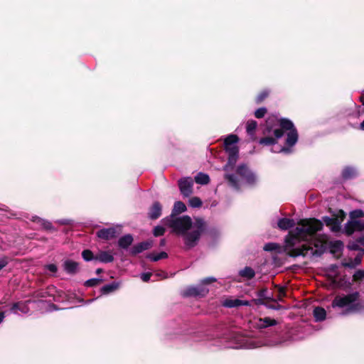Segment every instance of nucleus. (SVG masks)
<instances>
[{"label":"nucleus","instance_id":"1","mask_svg":"<svg viewBox=\"0 0 364 364\" xmlns=\"http://www.w3.org/2000/svg\"><path fill=\"white\" fill-rule=\"evenodd\" d=\"M323 224L316 219L301 220L285 240L287 250L291 257L320 255L326 249V238L319 236Z\"/></svg>","mask_w":364,"mask_h":364},{"label":"nucleus","instance_id":"2","mask_svg":"<svg viewBox=\"0 0 364 364\" xmlns=\"http://www.w3.org/2000/svg\"><path fill=\"white\" fill-rule=\"evenodd\" d=\"M164 223L172 229V232L183 237L188 247H193L198 243L205 228V222L196 218L194 222L187 215L176 217L170 215L164 220Z\"/></svg>","mask_w":364,"mask_h":364},{"label":"nucleus","instance_id":"3","mask_svg":"<svg viewBox=\"0 0 364 364\" xmlns=\"http://www.w3.org/2000/svg\"><path fill=\"white\" fill-rule=\"evenodd\" d=\"M283 131H288L286 145L288 146H294L298 140V134L292 122L286 119L279 120L275 117H269L266 122V129L264 134H270L272 132L274 136H265L259 140V143L267 146L275 144L277 139L283 136Z\"/></svg>","mask_w":364,"mask_h":364},{"label":"nucleus","instance_id":"4","mask_svg":"<svg viewBox=\"0 0 364 364\" xmlns=\"http://www.w3.org/2000/svg\"><path fill=\"white\" fill-rule=\"evenodd\" d=\"M332 306L342 309L343 314L356 313L364 309V301L360 299L359 293L354 292L336 296L332 302Z\"/></svg>","mask_w":364,"mask_h":364},{"label":"nucleus","instance_id":"5","mask_svg":"<svg viewBox=\"0 0 364 364\" xmlns=\"http://www.w3.org/2000/svg\"><path fill=\"white\" fill-rule=\"evenodd\" d=\"M236 174L237 176L228 173L225 174V178L230 185L235 189H239L242 183L252 185L257 181L255 175L244 164L237 168Z\"/></svg>","mask_w":364,"mask_h":364},{"label":"nucleus","instance_id":"6","mask_svg":"<svg viewBox=\"0 0 364 364\" xmlns=\"http://www.w3.org/2000/svg\"><path fill=\"white\" fill-rule=\"evenodd\" d=\"M343 232L347 235L357 232L364 233V211L360 209L350 211Z\"/></svg>","mask_w":364,"mask_h":364},{"label":"nucleus","instance_id":"7","mask_svg":"<svg viewBox=\"0 0 364 364\" xmlns=\"http://www.w3.org/2000/svg\"><path fill=\"white\" fill-rule=\"evenodd\" d=\"M238 140V137L235 134H230L225 139V149L226 152L228 154V161L224 167V170L226 172L232 171L237 162L239 153L238 147L237 146Z\"/></svg>","mask_w":364,"mask_h":364},{"label":"nucleus","instance_id":"8","mask_svg":"<svg viewBox=\"0 0 364 364\" xmlns=\"http://www.w3.org/2000/svg\"><path fill=\"white\" fill-rule=\"evenodd\" d=\"M215 279L213 277H208L204 279L201 284L196 287H188L184 294L186 296H204L208 292V289L205 287L206 284L215 282Z\"/></svg>","mask_w":364,"mask_h":364},{"label":"nucleus","instance_id":"9","mask_svg":"<svg viewBox=\"0 0 364 364\" xmlns=\"http://www.w3.org/2000/svg\"><path fill=\"white\" fill-rule=\"evenodd\" d=\"M346 218V213L343 210L338 211L336 218L323 217V220L325 224L330 228L331 231L337 232L341 230V223Z\"/></svg>","mask_w":364,"mask_h":364},{"label":"nucleus","instance_id":"10","mask_svg":"<svg viewBox=\"0 0 364 364\" xmlns=\"http://www.w3.org/2000/svg\"><path fill=\"white\" fill-rule=\"evenodd\" d=\"M241 343L239 344L237 348H255L262 347L263 346H267L268 344L261 339L255 338H248V337H240Z\"/></svg>","mask_w":364,"mask_h":364},{"label":"nucleus","instance_id":"11","mask_svg":"<svg viewBox=\"0 0 364 364\" xmlns=\"http://www.w3.org/2000/svg\"><path fill=\"white\" fill-rule=\"evenodd\" d=\"M120 232V228H109L100 230L97 235L102 239L110 240L114 238Z\"/></svg>","mask_w":364,"mask_h":364},{"label":"nucleus","instance_id":"12","mask_svg":"<svg viewBox=\"0 0 364 364\" xmlns=\"http://www.w3.org/2000/svg\"><path fill=\"white\" fill-rule=\"evenodd\" d=\"M178 186L181 193L184 196H189L192 193L193 181L191 178L180 180Z\"/></svg>","mask_w":364,"mask_h":364},{"label":"nucleus","instance_id":"13","mask_svg":"<svg viewBox=\"0 0 364 364\" xmlns=\"http://www.w3.org/2000/svg\"><path fill=\"white\" fill-rule=\"evenodd\" d=\"M277 324V321L269 317H264L262 318L256 319L255 321V325L258 328H264L269 326H275Z\"/></svg>","mask_w":364,"mask_h":364},{"label":"nucleus","instance_id":"14","mask_svg":"<svg viewBox=\"0 0 364 364\" xmlns=\"http://www.w3.org/2000/svg\"><path fill=\"white\" fill-rule=\"evenodd\" d=\"M223 305L225 307L233 308L240 306H248L249 302L247 301H243L238 299H225L223 301Z\"/></svg>","mask_w":364,"mask_h":364},{"label":"nucleus","instance_id":"15","mask_svg":"<svg viewBox=\"0 0 364 364\" xmlns=\"http://www.w3.org/2000/svg\"><path fill=\"white\" fill-rule=\"evenodd\" d=\"M162 207L159 202H155L151 207L149 216L151 219H156L161 215Z\"/></svg>","mask_w":364,"mask_h":364},{"label":"nucleus","instance_id":"16","mask_svg":"<svg viewBox=\"0 0 364 364\" xmlns=\"http://www.w3.org/2000/svg\"><path fill=\"white\" fill-rule=\"evenodd\" d=\"M65 271L68 274H75L77 271L78 264L72 260H66L63 264Z\"/></svg>","mask_w":364,"mask_h":364},{"label":"nucleus","instance_id":"17","mask_svg":"<svg viewBox=\"0 0 364 364\" xmlns=\"http://www.w3.org/2000/svg\"><path fill=\"white\" fill-rule=\"evenodd\" d=\"M151 242H143L136 245L134 246L132 249V253L136 255L143 252L144 250H148L151 247Z\"/></svg>","mask_w":364,"mask_h":364},{"label":"nucleus","instance_id":"18","mask_svg":"<svg viewBox=\"0 0 364 364\" xmlns=\"http://www.w3.org/2000/svg\"><path fill=\"white\" fill-rule=\"evenodd\" d=\"M11 311L14 314H18V311L26 314L28 312V308L25 303L23 302H17L13 304L11 307Z\"/></svg>","mask_w":364,"mask_h":364},{"label":"nucleus","instance_id":"19","mask_svg":"<svg viewBox=\"0 0 364 364\" xmlns=\"http://www.w3.org/2000/svg\"><path fill=\"white\" fill-rule=\"evenodd\" d=\"M95 260H99L102 262L108 263L113 261V256L108 252H100L95 258Z\"/></svg>","mask_w":364,"mask_h":364},{"label":"nucleus","instance_id":"20","mask_svg":"<svg viewBox=\"0 0 364 364\" xmlns=\"http://www.w3.org/2000/svg\"><path fill=\"white\" fill-rule=\"evenodd\" d=\"M257 124L254 120H250L247 122L246 131L252 140L255 139V132L257 128Z\"/></svg>","mask_w":364,"mask_h":364},{"label":"nucleus","instance_id":"21","mask_svg":"<svg viewBox=\"0 0 364 364\" xmlns=\"http://www.w3.org/2000/svg\"><path fill=\"white\" fill-rule=\"evenodd\" d=\"M294 225V221L289 218H282L279 220L277 225L282 230H287Z\"/></svg>","mask_w":364,"mask_h":364},{"label":"nucleus","instance_id":"22","mask_svg":"<svg viewBox=\"0 0 364 364\" xmlns=\"http://www.w3.org/2000/svg\"><path fill=\"white\" fill-rule=\"evenodd\" d=\"M133 242V237L131 235L128 234L122 237L118 242L119 246L122 248H127Z\"/></svg>","mask_w":364,"mask_h":364},{"label":"nucleus","instance_id":"23","mask_svg":"<svg viewBox=\"0 0 364 364\" xmlns=\"http://www.w3.org/2000/svg\"><path fill=\"white\" fill-rule=\"evenodd\" d=\"M186 210V205L181 201H177L174 203V206L171 215L176 216V215L183 213Z\"/></svg>","mask_w":364,"mask_h":364},{"label":"nucleus","instance_id":"24","mask_svg":"<svg viewBox=\"0 0 364 364\" xmlns=\"http://www.w3.org/2000/svg\"><path fill=\"white\" fill-rule=\"evenodd\" d=\"M326 315V310L321 307H316L314 310V316L316 321H320L325 319Z\"/></svg>","mask_w":364,"mask_h":364},{"label":"nucleus","instance_id":"25","mask_svg":"<svg viewBox=\"0 0 364 364\" xmlns=\"http://www.w3.org/2000/svg\"><path fill=\"white\" fill-rule=\"evenodd\" d=\"M209 176L205 173H199L195 177V181L198 184H208L209 183Z\"/></svg>","mask_w":364,"mask_h":364},{"label":"nucleus","instance_id":"26","mask_svg":"<svg viewBox=\"0 0 364 364\" xmlns=\"http://www.w3.org/2000/svg\"><path fill=\"white\" fill-rule=\"evenodd\" d=\"M32 220L33 222L37 223L42 228L46 229V230H50L52 228V225L50 222L46 221L42 218H40L39 217L34 216V217H33Z\"/></svg>","mask_w":364,"mask_h":364},{"label":"nucleus","instance_id":"27","mask_svg":"<svg viewBox=\"0 0 364 364\" xmlns=\"http://www.w3.org/2000/svg\"><path fill=\"white\" fill-rule=\"evenodd\" d=\"M119 287V284L117 283H112L107 284L102 287L101 292L104 294H107L115 291Z\"/></svg>","mask_w":364,"mask_h":364},{"label":"nucleus","instance_id":"28","mask_svg":"<svg viewBox=\"0 0 364 364\" xmlns=\"http://www.w3.org/2000/svg\"><path fill=\"white\" fill-rule=\"evenodd\" d=\"M255 271L248 267H246L243 269L240 270V275L247 279H252L255 277Z\"/></svg>","mask_w":364,"mask_h":364},{"label":"nucleus","instance_id":"29","mask_svg":"<svg viewBox=\"0 0 364 364\" xmlns=\"http://www.w3.org/2000/svg\"><path fill=\"white\" fill-rule=\"evenodd\" d=\"M355 170L353 168L347 167L343 171V177L346 179L350 178L355 175Z\"/></svg>","mask_w":364,"mask_h":364},{"label":"nucleus","instance_id":"30","mask_svg":"<svg viewBox=\"0 0 364 364\" xmlns=\"http://www.w3.org/2000/svg\"><path fill=\"white\" fill-rule=\"evenodd\" d=\"M167 257H168V255L165 252H161L156 255L151 254L148 256V257L151 260L154 261V262L158 261L161 259L166 258Z\"/></svg>","mask_w":364,"mask_h":364},{"label":"nucleus","instance_id":"31","mask_svg":"<svg viewBox=\"0 0 364 364\" xmlns=\"http://www.w3.org/2000/svg\"><path fill=\"white\" fill-rule=\"evenodd\" d=\"M189 204L191 207H193V208H198V207H200L201 205H202V201L200 200V199L198 197H193V198H191L190 200H189Z\"/></svg>","mask_w":364,"mask_h":364},{"label":"nucleus","instance_id":"32","mask_svg":"<svg viewBox=\"0 0 364 364\" xmlns=\"http://www.w3.org/2000/svg\"><path fill=\"white\" fill-rule=\"evenodd\" d=\"M82 256L85 261H91L95 258V257L93 256V253L89 250H84L82 253Z\"/></svg>","mask_w":364,"mask_h":364},{"label":"nucleus","instance_id":"33","mask_svg":"<svg viewBox=\"0 0 364 364\" xmlns=\"http://www.w3.org/2000/svg\"><path fill=\"white\" fill-rule=\"evenodd\" d=\"M353 279L355 282H358V281L364 279V271L363 270L356 271L353 276Z\"/></svg>","mask_w":364,"mask_h":364},{"label":"nucleus","instance_id":"34","mask_svg":"<svg viewBox=\"0 0 364 364\" xmlns=\"http://www.w3.org/2000/svg\"><path fill=\"white\" fill-rule=\"evenodd\" d=\"M165 232V228L162 226L158 225L154 228L153 234L154 236L158 237L163 235Z\"/></svg>","mask_w":364,"mask_h":364},{"label":"nucleus","instance_id":"35","mask_svg":"<svg viewBox=\"0 0 364 364\" xmlns=\"http://www.w3.org/2000/svg\"><path fill=\"white\" fill-rule=\"evenodd\" d=\"M101 280L99 279H90L85 282V284L87 287H94L100 283Z\"/></svg>","mask_w":364,"mask_h":364},{"label":"nucleus","instance_id":"36","mask_svg":"<svg viewBox=\"0 0 364 364\" xmlns=\"http://www.w3.org/2000/svg\"><path fill=\"white\" fill-rule=\"evenodd\" d=\"M266 111L265 108H259L255 111V115L257 118H262L264 116Z\"/></svg>","mask_w":364,"mask_h":364},{"label":"nucleus","instance_id":"37","mask_svg":"<svg viewBox=\"0 0 364 364\" xmlns=\"http://www.w3.org/2000/svg\"><path fill=\"white\" fill-rule=\"evenodd\" d=\"M277 247L278 245L275 243H267L263 248L265 251H272L276 250Z\"/></svg>","mask_w":364,"mask_h":364},{"label":"nucleus","instance_id":"38","mask_svg":"<svg viewBox=\"0 0 364 364\" xmlns=\"http://www.w3.org/2000/svg\"><path fill=\"white\" fill-rule=\"evenodd\" d=\"M276 289L278 292V297L279 300H282V297L285 296V289L284 287L277 286Z\"/></svg>","mask_w":364,"mask_h":364},{"label":"nucleus","instance_id":"39","mask_svg":"<svg viewBox=\"0 0 364 364\" xmlns=\"http://www.w3.org/2000/svg\"><path fill=\"white\" fill-rule=\"evenodd\" d=\"M363 254H364V250H363L362 252L360 254H359L358 255H357L355 257V259L353 260L354 262V264H355V267L361 263L362 257H363Z\"/></svg>","mask_w":364,"mask_h":364},{"label":"nucleus","instance_id":"40","mask_svg":"<svg viewBox=\"0 0 364 364\" xmlns=\"http://www.w3.org/2000/svg\"><path fill=\"white\" fill-rule=\"evenodd\" d=\"M46 269L52 273H55L58 270L57 266L54 264H50L46 265Z\"/></svg>","mask_w":364,"mask_h":364},{"label":"nucleus","instance_id":"41","mask_svg":"<svg viewBox=\"0 0 364 364\" xmlns=\"http://www.w3.org/2000/svg\"><path fill=\"white\" fill-rule=\"evenodd\" d=\"M268 95V92L267 91L262 92L257 97V102H262L264 99L267 97Z\"/></svg>","mask_w":364,"mask_h":364},{"label":"nucleus","instance_id":"42","mask_svg":"<svg viewBox=\"0 0 364 364\" xmlns=\"http://www.w3.org/2000/svg\"><path fill=\"white\" fill-rule=\"evenodd\" d=\"M151 275H152V274L149 273V272L143 273L141 274V279H142L143 282H146L149 281Z\"/></svg>","mask_w":364,"mask_h":364},{"label":"nucleus","instance_id":"43","mask_svg":"<svg viewBox=\"0 0 364 364\" xmlns=\"http://www.w3.org/2000/svg\"><path fill=\"white\" fill-rule=\"evenodd\" d=\"M343 265L344 267H349V268H355V267L354 262L352 259H349L348 261L344 262L343 263Z\"/></svg>","mask_w":364,"mask_h":364},{"label":"nucleus","instance_id":"44","mask_svg":"<svg viewBox=\"0 0 364 364\" xmlns=\"http://www.w3.org/2000/svg\"><path fill=\"white\" fill-rule=\"evenodd\" d=\"M8 264V259L6 257L0 259V270L5 267Z\"/></svg>","mask_w":364,"mask_h":364},{"label":"nucleus","instance_id":"45","mask_svg":"<svg viewBox=\"0 0 364 364\" xmlns=\"http://www.w3.org/2000/svg\"><path fill=\"white\" fill-rule=\"evenodd\" d=\"M278 151L279 152L289 153L291 151H290V149L288 148V147H282V148L279 149V150Z\"/></svg>","mask_w":364,"mask_h":364},{"label":"nucleus","instance_id":"46","mask_svg":"<svg viewBox=\"0 0 364 364\" xmlns=\"http://www.w3.org/2000/svg\"><path fill=\"white\" fill-rule=\"evenodd\" d=\"M4 318H5V313L0 312V323L4 321Z\"/></svg>","mask_w":364,"mask_h":364},{"label":"nucleus","instance_id":"47","mask_svg":"<svg viewBox=\"0 0 364 364\" xmlns=\"http://www.w3.org/2000/svg\"><path fill=\"white\" fill-rule=\"evenodd\" d=\"M349 248L351 250H358V245L356 244H352L349 245Z\"/></svg>","mask_w":364,"mask_h":364},{"label":"nucleus","instance_id":"48","mask_svg":"<svg viewBox=\"0 0 364 364\" xmlns=\"http://www.w3.org/2000/svg\"><path fill=\"white\" fill-rule=\"evenodd\" d=\"M360 100L362 102L363 105H364V95L360 96Z\"/></svg>","mask_w":364,"mask_h":364},{"label":"nucleus","instance_id":"49","mask_svg":"<svg viewBox=\"0 0 364 364\" xmlns=\"http://www.w3.org/2000/svg\"><path fill=\"white\" fill-rule=\"evenodd\" d=\"M360 129L364 130V119L363 122L360 124Z\"/></svg>","mask_w":364,"mask_h":364},{"label":"nucleus","instance_id":"50","mask_svg":"<svg viewBox=\"0 0 364 364\" xmlns=\"http://www.w3.org/2000/svg\"><path fill=\"white\" fill-rule=\"evenodd\" d=\"M60 223L61 224H68V220H61Z\"/></svg>","mask_w":364,"mask_h":364},{"label":"nucleus","instance_id":"51","mask_svg":"<svg viewBox=\"0 0 364 364\" xmlns=\"http://www.w3.org/2000/svg\"><path fill=\"white\" fill-rule=\"evenodd\" d=\"M101 272H102V269H97L96 270L97 274H100Z\"/></svg>","mask_w":364,"mask_h":364},{"label":"nucleus","instance_id":"52","mask_svg":"<svg viewBox=\"0 0 364 364\" xmlns=\"http://www.w3.org/2000/svg\"><path fill=\"white\" fill-rule=\"evenodd\" d=\"M164 244H165V240H164V239H163V240H161V245H164Z\"/></svg>","mask_w":364,"mask_h":364},{"label":"nucleus","instance_id":"53","mask_svg":"<svg viewBox=\"0 0 364 364\" xmlns=\"http://www.w3.org/2000/svg\"><path fill=\"white\" fill-rule=\"evenodd\" d=\"M337 243L339 247L342 245V243L341 242H338Z\"/></svg>","mask_w":364,"mask_h":364},{"label":"nucleus","instance_id":"54","mask_svg":"<svg viewBox=\"0 0 364 364\" xmlns=\"http://www.w3.org/2000/svg\"><path fill=\"white\" fill-rule=\"evenodd\" d=\"M363 241H364V238L360 239V242H361V243H363Z\"/></svg>","mask_w":364,"mask_h":364}]
</instances>
